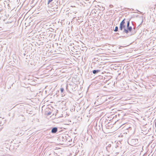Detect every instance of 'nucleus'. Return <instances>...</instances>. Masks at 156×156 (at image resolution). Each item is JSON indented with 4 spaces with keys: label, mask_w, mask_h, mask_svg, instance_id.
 Returning <instances> with one entry per match:
<instances>
[{
    "label": "nucleus",
    "mask_w": 156,
    "mask_h": 156,
    "mask_svg": "<svg viewBox=\"0 0 156 156\" xmlns=\"http://www.w3.org/2000/svg\"><path fill=\"white\" fill-rule=\"evenodd\" d=\"M58 129L56 127H54L52 128L51 130V133H55L57 131Z\"/></svg>",
    "instance_id": "2"
},
{
    "label": "nucleus",
    "mask_w": 156,
    "mask_h": 156,
    "mask_svg": "<svg viewBox=\"0 0 156 156\" xmlns=\"http://www.w3.org/2000/svg\"><path fill=\"white\" fill-rule=\"evenodd\" d=\"M143 22V20H142L141 22V23L140 24V25Z\"/></svg>",
    "instance_id": "11"
},
{
    "label": "nucleus",
    "mask_w": 156,
    "mask_h": 156,
    "mask_svg": "<svg viewBox=\"0 0 156 156\" xmlns=\"http://www.w3.org/2000/svg\"><path fill=\"white\" fill-rule=\"evenodd\" d=\"M53 0H48V4L49 3L51 2Z\"/></svg>",
    "instance_id": "10"
},
{
    "label": "nucleus",
    "mask_w": 156,
    "mask_h": 156,
    "mask_svg": "<svg viewBox=\"0 0 156 156\" xmlns=\"http://www.w3.org/2000/svg\"><path fill=\"white\" fill-rule=\"evenodd\" d=\"M129 21H127V27H129Z\"/></svg>",
    "instance_id": "8"
},
{
    "label": "nucleus",
    "mask_w": 156,
    "mask_h": 156,
    "mask_svg": "<svg viewBox=\"0 0 156 156\" xmlns=\"http://www.w3.org/2000/svg\"><path fill=\"white\" fill-rule=\"evenodd\" d=\"M118 27L117 26L115 27L114 31L115 32L118 31Z\"/></svg>",
    "instance_id": "7"
},
{
    "label": "nucleus",
    "mask_w": 156,
    "mask_h": 156,
    "mask_svg": "<svg viewBox=\"0 0 156 156\" xmlns=\"http://www.w3.org/2000/svg\"><path fill=\"white\" fill-rule=\"evenodd\" d=\"M50 112H48V115H50Z\"/></svg>",
    "instance_id": "12"
},
{
    "label": "nucleus",
    "mask_w": 156,
    "mask_h": 156,
    "mask_svg": "<svg viewBox=\"0 0 156 156\" xmlns=\"http://www.w3.org/2000/svg\"><path fill=\"white\" fill-rule=\"evenodd\" d=\"M138 141L137 139H132L131 140V142H132L133 144H136Z\"/></svg>",
    "instance_id": "3"
},
{
    "label": "nucleus",
    "mask_w": 156,
    "mask_h": 156,
    "mask_svg": "<svg viewBox=\"0 0 156 156\" xmlns=\"http://www.w3.org/2000/svg\"><path fill=\"white\" fill-rule=\"evenodd\" d=\"M111 145L109 144L108 146L106 147V149L107 151H108Z\"/></svg>",
    "instance_id": "6"
},
{
    "label": "nucleus",
    "mask_w": 156,
    "mask_h": 156,
    "mask_svg": "<svg viewBox=\"0 0 156 156\" xmlns=\"http://www.w3.org/2000/svg\"><path fill=\"white\" fill-rule=\"evenodd\" d=\"M125 19H124L120 23L119 30H122L123 29H124L123 32H125L126 34H128V31L125 29V26L124 25L125 23Z\"/></svg>",
    "instance_id": "1"
},
{
    "label": "nucleus",
    "mask_w": 156,
    "mask_h": 156,
    "mask_svg": "<svg viewBox=\"0 0 156 156\" xmlns=\"http://www.w3.org/2000/svg\"><path fill=\"white\" fill-rule=\"evenodd\" d=\"M60 91H61V93L63 92V91H64V89H63V88H62V87L61 88H60Z\"/></svg>",
    "instance_id": "9"
},
{
    "label": "nucleus",
    "mask_w": 156,
    "mask_h": 156,
    "mask_svg": "<svg viewBox=\"0 0 156 156\" xmlns=\"http://www.w3.org/2000/svg\"><path fill=\"white\" fill-rule=\"evenodd\" d=\"M100 70H94L93 71V73L94 74H96L98 72H99Z\"/></svg>",
    "instance_id": "4"
},
{
    "label": "nucleus",
    "mask_w": 156,
    "mask_h": 156,
    "mask_svg": "<svg viewBox=\"0 0 156 156\" xmlns=\"http://www.w3.org/2000/svg\"><path fill=\"white\" fill-rule=\"evenodd\" d=\"M137 11L138 12H140V13H141V12H140V11H139V10H137Z\"/></svg>",
    "instance_id": "13"
},
{
    "label": "nucleus",
    "mask_w": 156,
    "mask_h": 156,
    "mask_svg": "<svg viewBox=\"0 0 156 156\" xmlns=\"http://www.w3.org/2000/svg\"><path fill=\"white\" fill-rule=\"evenodd\" d=\"M127 30H128V32H131L132 30V27L131 26L128 27H127Z\"/></svg>",
    "instance_id": "5"
}]
</instances>
